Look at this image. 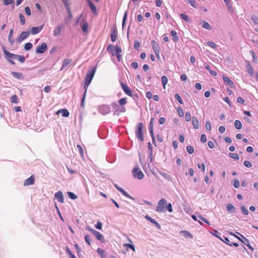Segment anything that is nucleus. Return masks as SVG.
<instances>
[{
	"label": "nucleus",
	"instance_id": "nucleus-14",
	"mask_svg": "<svg viewBox=\"0 0 258 258\" xmlns=\"http://www.w3.org/2000/svg\"><path fill=\"white\" fill-rule=\"evenodd\" d=\"M80 27L84 32H87L88 31V24L84 19H83L81 22Z\"/></svg>",
	"mask_w": 258,
	"mask_h": 258
},
{
	"label": "nucleus",
	"instance_id": "nucleus-55",
	"mask_svg": "<svg viewBox=\"0 0 258 258\" xmlns=\"http://www.w3.org/2000/svg\"><path fill=\"white\" fill-rule=\"evenodd\" d=\"M241 212L242 213L245 215H247L249 213V212L246 209V208H245L244 207L242 206L241 207Z\"/></svg>",
	"mask_w": 258,
	"mask_h": 258
},
{
	"label": "nucleus",
	"instance_id": "nucleus-17",
	"mask_svg": "<svg viewBox=\"0 0 258 258\" xmlns=\"http://www.w3.org/2000/svg\"><path fill=\"white\" fill-rule=\"evenodd\" d=\"M43 25L39 26L38 27H32L31 30V32L33 34H36L39 33L43 29Z\"/></svg>",
	"mask_w": 258,
	"mask_h": 258
},
{
	"label": "nucleus",
	"instance_id": "nucleus-21",
	"mask_svg": "<svg viewBox=\"0 0 258 258\" xmlns=\"http://www.w3.org/2000/svg\"><path fill=\"white\" fill-rule=\"evenodd\" d=\"M223 79L224 82L227 84L231 88H233L234 86L233 82L227 77L225 76H223Z\"/></svg>",
	"mask_w": 258,
	"mask_h": 258
},
{
	"label": "nucleus",
	"instance_id": "nucleus-50",
	"mask_svg": "<svg viewBox=\"0 0 258 258\" xmlns=\"http://www.w3.org/2000/svg\"><path fill=\"white\" fill-rule=\"evenodd\" d=\"M186 150H187V152L190 154H192L194 152V148L191 146H190V145L187 146L186 147Z\"/></svg>",
	"mask_w": 258,
	"mask_h": 258
},
{
	"label": "nucleus",
	"instance_id": "nucleus-31",
	"mask_svg": "<svg viewBox=\"0 0 258 258\" xmlns=\"http://www.w3.org/2000/svg\"><path fill=\"white\" fill-rule=\"evenodd\" d=\"M223 1L225 3L227 9H228V10L230 12H233L232 6V4L230 3V0H223Z\"/></svg>",
	"mask_w": 258,
	"mask_h": 258
},
{
	"label": "nucleus",
	"instance_id": "nucleus-61",
	"mask_svg": "<svg viewBox=\"0 0 258 258\" xmlns=\"http://www.w3.org/2000/svg\"><path fill=\"white\" fill-rule=\"evenodd\" d=\"M198 218L202 220L203 221L205 222L206 223L208 224V225H210L209 222L204 217L202 216L201 215H199Z\"/></svg>",
	"mask_w": 258,
	"mask_h": 258
},
{
	"label": "nucleus",
	"instance_id": "nucleus-37",
	"mask_svg": "<svg viewBox=\"0 0 258 258\" xmlns=\"http://www.w3.org/2000/svg\"><path fill=\"white\" fill-rule=\"evenodd\" d=\"M161 81L163 85V88H165V85L167 84L168 82V79L165 76H163L161 78Z\"/></svg>",
	"mask_w": 258,
	"mask_h": 258
},
{
	"label": "nucleus",
	"instance_id": "nucleus-56",
	"mask_svg": "<svg viewBox=\"0 0 258 258\" xmlns=\"http://www.w3.org/2000/svg\"><path fill=\"white\" fill-rule=\"evenodd\" d=\"M14 2V0H4V4L8 6L12 4Z\"/></svg>",
	"mask_w": 258,
	"mask_h": 258
},
{
	"label": "nucleus",
	"instance_id": "nucleus-47",
	"mask_svg": "<svg viewBox=\"0 0 258 258\" xmlns=\"http://www.w3.org/2000/svg\"><path fill=\"white\" fill-rule=\"evenodd\" d=\"M180 17L184 20V21H186L187 22H190V19L188 18V17L184 14H180Z\"/></svg>",
	"mask_w": 258,
	"mask_h": 258
},
{
	"label": "nucleus",
	"instance_id": "nucleus-43",
	"mask_svg": "<svg viewBox=\"0 0 258 258\" xmlns=\"http://www.w3.org/2000/svg\"><path fill=\"white\" fill-rule=\"evenodd\" d=\"M229 155L231 158H232L234 159L239 160V155L237 154L230 153Z\"/></svg>",
	"mask_w": 258,
	"mask_h": 258
},
{
	"label": "nucleus",
	"instance_id": "nucleus-63",
	"mask_svg": "<svg viewBox=\"0 0 258 258\" xmlns=\"http://www.w3.org/2000/svg\"><path fill=\"white\" fill-rule=\"evenodd\" d=\"M201 141L202 143H205L207 141V137L205 134H202L201 136Z\"/></svg>",
	"mask_w": 258,
	"mask_h": 258
},
{
	"label": "nucleus",
	"instance_id": "nucleus-59",
	"mask_svg": "<svg viewBox=\"0 0 258 258\" xmlns=\"http://www.w3.org/2000/svg\"><path fill=\"white\" fill-rule=\"evenodd\" d=\"M221 240L222 241H223L224 242H225L226 244H227V245H229L230 246H232V244L231 243H230V241L227 237H225L224 240L222 239V238Z\"/></svg>",
	"mask_w": 258,
	"mask_h": 258
},
{
	"label": "nucleus",
	"instance_id": "nucleus-24",
	"mask_svg": "<svg viewBox=\"0 0 258 258\" xmlns=\"http://www.w3.org/2000/svg\"><path fill=\"white\" fill-rule=\"evenodd\" d=\"M63 28V26L61 24L60 26H58V27H56L53 32V35L55 36H57L59 35L61 32V31Z\"/></svg>",
	"mask_w": 258,
	"mask_h": 258
},
{
	"label": "nucleus",
	"instance_id": "nucleus-39",
	"mask_svg": "<svg viewBox=\"0 0 258 258\" xmlns=\"http://www.w3.org/2000/svg\"><path fill=\"white\" fill-rule=\"evenodd\" d=\"M16 57V59H18L21 63H23L25 62V58L24 56L17 54Z\"/></svg>",
	"mask_w": 258,
	"mask_h": 258
},
{
	"label": "nucleus",
	"instance_id": "nucleus-58",
	"mask_svg": "<svg viewBox=\"0 0 258 258\" xmlns=\"http://www.w3.org/2000/svg\"><path fill=\"white\" fill-rule=\"evenodd\" d=\"M140 47V43L138 41H135L134 42V48L136 50H138Z\"/></svg>",
	"mask_w": 258,
	"mask_h": 258
},
{
	"label": "nucleus",
	"instance_id": "nucleus-20",
	"mask_svg": "<svg viewBox=\"0 0 258 258\" xmlns=\"http://www.w3.org/2000/svg\"><path fill=\"white\" fill-rule=\"evenodd\" d=\"M152 47H153V49L155 53L159 52L160 50V47L159 44H158V43L156 42L155 41L153 40L152 41Z\"/></svg>",
	"mask_w": 258,
	"mask_h": 258
},
{
	"label": "nucleus",
	"instance_id": "nucleus-6",
	"mask_svg": "<svg viewBox=\"0 0 258 258\" xmlns=\"http://www.w3.org/2000/svg\"><path fill=\"white\" fill-rule=\"evenodd\" d=\"M89 231L96 237V238L101 241H104L103 235L99 232L93 229L89 228Z\"/></svg>",
	"mask_w": 258,
	"mask_h": 258
},
{
	"label": "nucleus",
	"instance_id": "nucleus-53",
	"mask_svg": "<svg viewBox=\"0 0 258 258\" xmlns=\"http://www.w3.org/2000/svg\"><path fill=\"white\" fill-rule=\"evenodd\" d=\"M67 252L68 253L69 256H70V258H76L75 255L72 252V251L70 250L69 248L67 247L66 248Z\"/></svg>",
	"mask_w": 258,
	"mask_h": 258
},
{
	"label": "nucleus",
	"instance_id": "nucleus-1",
	"mask_svg": "<svg viewBox=\"0 0 258 258\" xmlns=\"http://www.w3.org/2000/svg\"><path fill=\"white\" fill-rule=\"evenodd\" d=\"M144 124L142 122L138 123L135 130V134L136 138L141 141H144Z\"/></svg>",
	"mask_w": 258,
	"mask_h": 258
},
{
	"label": "nucleus",
	"instance_id": "nucleus-9",
	"mask_svg": "<svg viewBox=\"0 0 258 258\" xmlns=\"http://www.w3.org/2000/svg\"><path fill=\"white\" fill-rule=\"evenodd\" d=\"M120 84L124 93L129 96H132V92L129 87L122 81H120Z\"/></svg>",
	"mask_w": 258,
	"mask_h": 258
},
{
	"label": "nucleus",
	"instance_id": "nucleus-35",
	"mask_svg": "<svg viewBox=\"0 0 258 258\" xmlns=\"http://www.w3.org/2000/svg\"><path fill=\"white\" fill-rule=\"evenodd\" d=\"M67 195L68 197L72 200H76L78 199V196L72 192L68 191L67 192Z\"/></svg>",
	"mask_w": 258,
	"mask_h": 258
},
{
	"label": "nucleus",
	"instance_id": "nucleus-48",
	"mask_svg": "<svg viewBox=\"0 0 258 258\" xmlns=\"http://www.w3.org/2000/svg\"><path fill=\"white\" fill-rule=\"evenodd\" d=\"M251 19L255 25L258 24V17L255 15L251 16Z\"/></svg>",
	"mask_w": 258,
	"mask_h": 258
},
{
	"label": "nucleus",
	"instance_id": "nucleus-51",
	"mask_svg": "<svg viewBox=\"0 0 258 258\" xmlns=\"http://www.w3.org/2000/svg\"><path fill=\"white\" fill-rule=\"evenodd\" d=\"M174 97L179 102V103L181 104H183V101L178 93L175 94Z\"/></svg>",
	"mask_w": 258,
	"mask_h": 258
},
{
	"label": "nucleus",
	"instance_id": "nucleus-49",
	"mask_svg": "<svg viewBox=\"0 0 258 258\" xmlns=\"http://www.w3.org/2000/svg\"><path fill=\"white\" fill-rule=\"evenodd\" d=\"M118 102H119V105L121 106H122L123 105H124V104H125L127 103L126 99L125 98H121L119 100Z\"/></svg>",
	"mask_w": 258,
	"mask_h": 258
},
{
	"label": "nucleus",
	"instance_id": "nucleus-38",
	"mask_svg": "<svg viewBox=\"0 0 258 258\" xmlns=\"http://www.w3.org/2000/svg\"><path fill=\"white\" fill-rule=\"evenodd\" d=\"M185 2L189 4L192 7L195 8H197V4L194 0H185Z\"/></svg>",
	"mask_w": 258,
	"mask_h": 258
},
{
	"label": "nucleus",
	"instance_id": "nucleus-19",
	"mask_svg": "<svg viewBox=\"0 0 258 258\" xmlns=\"http://www.w3.org/2000/svg\"><path fill=\"white\" fill-rule=\"evenodd\" d=\"M117 36V32L115 28H113L111 30V33L110 34V37L111 41L114 42L116 41Z\"/></svg>",
	"mask_w": 258,
	"mask_h": 258
},
{
	"label": "nucleus",
	"instance_id": "nucleus-29",
	"mask_svg": "<svg viewBox=\"0 0 258 258\" xmlns=\"http://www.w3.org/2000/svg\"><path fill=\"white\" fill-rule=\"evenodd\" d=\"M13 34V30L11 29L8 36V40L11 45H13L14 43V40L12 38Z\"/></svg>",
	"mask_w": 258,
	"mask_h": 258
},
{
	"label": "nucleus",
	"instance_id": "nucleus-25",
	"mask_svg": "<svg viewBox=\"0 0 258 258\" xmlns=\"http://www.w3.org/2000/svg\"><path fill=\"white\" fill-rule=\"evenodd\" d=\"M87 4H88L89 7L91 9L92 12L94 14L96 13L97 12V9L96 8V7L95 6V5L92 3V2L91 0H87Z\"/></svg>",
	"mask_w": 258,
	"mask_h": 258
},
{
	"label": "nucleus",
	"instance_id": "nucleus-5",
	"mask_svg": "<svg viewBox=\"0 0 258 258\" xmlns=\"http://www.w3.org/2000/svg\"><path fill=\"white\" fill-rule=\"evenodd\" d=\"M133 175L134 177L137 178L139 179H142L144 177V174L141 170H140L138 167H135L133 170Z\"/></svg>",
	"mask_w": 258,
	"mask_h": 258
},
{
	"label": "nucleus",
	"instance_id": "nucleus-3",
	"mask_svg": "<svg viewBox=\"0 0 258 258\" xmlns=\"http://www.w3.org/2000/svg\"><path fill=\"white\" fill-rule=\"evenodd\" d=\"M166 204L167 201L165 199L163 198L161 199L158 203L155 211L158 213L165 212L166 211L165 206Z\"/></svg>",
	"mask_w": 258,
	"mask_h": 258
},
{
	"label": "nucleus",
	"instance_id": "nucleus-27",
	"mask_svg": "<svg viewBox=\"0 0 258 258\" xmlns=\"http://www.w3.org/2000/svg\"><path fill=\"white\" fill-rule=\"evenodd\" d=\"M192 123L195 128L198 129L199 127V121L195 117H192Z\"/></svg>",
	"mask_w": 258,
	"mask_h": 258
},
{
	"label": "nucleus",
	"instance_id": "nucleus-32",
	"mask_svg": "<svg viewBox=\"0 0 258 258\" xmlns=\"http://www.w3.org/2000/svg\"><path fill=\"white\" fill-rule=\"evenodd\" d=\"M202 27L206 29H207V30H211L212 29V27L207 22L205 21H203L202 22Z\"/></svg>",
	"mask_w": 258,
	"mask_h": 258
},
{
	"label": "nucleus",
	"instance_id": "nucleus-57",
	"mask_svg": "<svg viewBox=\"0 0 258 258\" xmlns=\"http://www.w3.org/2000/svg\"><path fill=\"white\" fill-rule=\"evenodd\" d=\"M243 164L247 168H250L252 167V163L249 161H245Z\"/></svg>",
	"mask_w": 258,
	"mask_h": 258
},
{
	"label": "nucleus",
	"instance_id": "nucleus-46",
	"mask_svg": "<svg viewBox=\"0 0 258 258\" xmlns=\"http://www.w3.org/2000/svg\"><path fill=\"white\" fill-rule=\"evenodd\" d=\"M77 148L79 151V153H80V154L81 157L83 158H84L83 150L82 147L80 145H78Z\"/></svg>",
	"mask_w": 258,
	"mask_h": 258
},
{
	"label": "nucleus",
	"instance_id": "nucleus-26",
	"mask_svg": "<svg viewBox=\"0 0 258 258\" xmlns=\"http://www.w3.org/2000/svg\"><path fill=\"white\" fill-rule=\"evenodd\" d=\"M226 209L230 213H235L236 211L235 208L231 204L227 205Z\"/></svg>",
	"mask_w": 258,
	"mask_h": 258
},
{
	"label": "nucleus",
	"instance_id": "nucleus-42",
	"mask_svg": "<svg viewBox=\"0 0 258 258\" xmlns=\"http://www.w3.org/2000/svg\"><path fill=\"white\" fill-rule=\"evenodd\" d=\"M11 101L12 103H17L18 102V98L17 95H14L11 98Z\"/></svg>",
	"mask_w": 258,
	"mask_h": 258
},
{
	"label": "nucleus",
	"instance_id": "nucleus-45",
	"mask_svg": "<svg viewBox=\"0 0 258 258\" xmlns=\"http://www.w3.org/2000/svg\"><path fill=\"white\" fill-rule=\"evenodd\" d=\"M207 44L209 46L211 47L212 48H213L214 49H216L218 47V45L213 42L209 41V42H207Z\"/></svg>",
	"mask_w": 258,
	"mask_h": 258
},
{
	"label": "nucleus",
	"instance_id": "nucleus-60",
	"mask_svg": "<svg viewBox=\"0 0 258 258\" xmlns=\"http://www.w3.org/2000/svg\"><path fill=\"white\" fill-rule=\"evenodd\" d=\"M85 240L86 243H87L89 245H90V236L89 235H86L85 236Z\"/></svg>",
	"mask_w": 258,
	"mask_h": 258
},
{
	"label": "nucleus",
	"instance_id": "nucleus-18",
	"mask_svg": "<svg viewBox=\"0 0 258 258\" xmlns=\"http://www.w3.org/2000/svg\"><path fill=\"white\" fill-rule=\"evenodd\" d=\"M55 199H56L59 202L63 203V198L62 193L60 191H58L55 194Z\"/></svg>",
	"mask_w": 258,
	"mask_h": 258
},
{
	"label": "nucleus",
	"instance_id": "nucleus-22",
	"mask_svg": "<svg viewBox=\"0 0 258 258\" xmlns=\"http://www.w3.org/2000/svg\"><path fill=\"white\" fill-rule=\"evenodd\" d=\"M117 46L110 44L107 46L106 50L108 52L111 53L112 55V52H115V51H116Z\"/></svg>",
	"mask_w": 258,
	"mask_h": 258
},
{
	"label": "nucleus",
	"instance_id": "nucleus-8",
	"mask_svg": "<svg viewBox=\"0 0 258 258\" xmlns=\"http://www.w3.org/2000/svg\"><path fill=\"white\" fill-rule=\"evenodd\" d=\"M47 44L45 43H42L40 45L37 46L36 52L37 53H43L47 50Z\"/></svg>",
	"mask_w": 258,
	"mask_h": 258
},
{
	"label": "nucleus",
	"instance_id": "nucleus-64",
	"mask_svg": "<svg viewBox=\"0 0 258 258\" xmlns=\"http://www.w3.org/2000/svg\"><path fill=\"white\" fill-rule=\"evenodd\" d=\"M160 174L161 175H162L163 177H164V178H165L166 179L169 180L170 179V176L167 174V173H165V172H160Z\"/></svg>",
	"mask_w": 258,
	"mask_h": 258
},
{
	"label": "nucleus",
	"instance_id": "nucleus-52",
	"mask_svg": "<svg viewBox=\"0 0 258 258\" xmlns=\"http://www.w3.org/2000/svg\"><path fill=\"white\" fill-rule=\"evenodd\" d=\"M191 115L189 112H185V119L186 121H189L191 119Z\"/></svg>",
	"mask_w": 258,
	"mask_h": 258
},
{
	"label": "nucleus",
	"instance_id": "nucleus-30",
	"mask_svg": "<svg viewBox=\"0 0 258 258\" xmlns=\"http://www.w3.org/2000/svg\"><path fill=\"white\" fill-rule=\"evenodd\" d=\"M171 34L172 36L173 37L172 39L175 42L178 41L179 37L177 35V33L175 31L172 30L171 32Z\"/></svg>",
	"mask_w": 258,
	"mask_h": 258
},
{
	"label": "nucleus",
	"instance_id": "nucleus-4",
	"mask_svg": "<svg viewBox=\"0 0 258 258\" xmlns=\"http://www.w3.org/2000/svg\"><path fill=\"white\" fill-rule=\"evenodd\" d=\"M111 105L114 109V114L118 115L120 112H124L126 111L124 107L120 106L115 102H112Z\"/></svg>",
	"mask_w": 258,
	"mask_h": 258
},
{
	"label": "nucleus",
	"instance_id": "nucleus-11",
	"mask_svg": "<svg viewBox=\"0 0 258 258\" xmlns=\"http://www.w3.org/2000/svg\"><path fill=\"white\" fill-rule=\"evenodd\" d=\"M29 35V32L27 31L22 32L20 36L17 38V42L18 43L21 42L23 40L26 39Z\"/></svg>",
	"mask_w": 258,
	"mask_h": 258
},
{
	"label": "nucleus",
	"instance_id": "nucleus-33",
	"mask_svg": "<svg viewBox=\"0 0 258 258\" xmlns=\"http://www.w3.org/2000/svg\"><path fill=\"white\" fill-rule=\"evenodd\" d=\"M246 69L247 73L250 75H252L253 74V70L252 69V66L250 63H248L246 65Z\"/></svg>",
	"mask_w": 258,
	"mask_h": 258
},
{
	"label": "nucleus",
	"instance_id": "nucleus-41",
	"mask_svg": "<svg viewBox=\"0 0 258 258\" xmlns=\"http://www.w3.org/2000/svg\"><path fill=\"white\" fill-rule=\"evenodd\" d=\"M33 47V45L30 42L26 43L24 45V49L25 50H29Z\"/></svg>",
	"mask_w": 258,
	"mask_h": 258
},
{
	"label": "nucleus",
	"instance_id": "nucleus-23",
	"mask_svg": "<svg viewBox=\"0 0 258 258\" xmlns=\"http://www.w3.org/2000/svg\"><path fill=\"white\" fill-rule=\"evenodd\" d=\"M11 74L15 78L20 80H22L23 79V76L21 73L12 72Z\"/></svg>",
	"mask_w": 258,
	"mask_h": 258
},
{
	"label": "nucleus",
	"instance_id": "nucleus-10",
	"mask_svg": "<svg viewBox=\"0 0 258 258\" xmlns=\"http://www.w3.org/2000/svg\"><path fill=\"white\" fill-rule=\"evenodd\" d=\"M4 53L6 56V58L7 60H12V59H16L17 55L15 54H13L8 51L5 47L3 48Z\"/></svg>",
	"mask_w": 258,
	"mask_h": 258
},
{
	"label": "nucleus",
	"instance_id": "nucleus-54",
	"mask_svg": "<svg viewBox=\"0 0 258 258\" xmlns=\"http://www.w3.org/2000/svg\"><path fill=\"white\" fill-rule=\"evenodd\" d=\"M244 239L245 241V242H247V243H246H246H245V244L246 245H247V246H248V248H249L251 251H253L254 248H253V247L252 246H251V245L249 244V240H248L247 238H244Z\"/></svg>",
	"mask_w": 258,
	"mask_h": 258
},
{
	"label": "nucleus",
	"instance_id": "nucleus-36",
	"mask_svg": "<svg viewBox=\"0 0 258 258\" xmlns=\"http://www.w3.org/2000/svg\"><path fill=\"white\" fill-rule=\"evenodd\" d=\"M234 126L236 129L240 130L242 127V124L239 120H236L234 122Z\"/></svg>",
	"mask_w": 258,
	"mask_h": 258
},
{
	"label": "nucleus",
	"instance_id": "nucleus-7",
	"mask_svg": "<svg viewBox=\"0 0 258 258\" xmlns=\"http://www.w3.org/2000/svg\"><path fill=\"white\" fill-rule=\"evenodd\" d=\"M110 108L108 105H103L99 107V111L102 114L105 115L110 112Z\"/></svg>",
	"mask_w": 258,
	"mask_h": 258
},
{
	"label": "nucleus",
	"instance_id": "nucleus-40",
	"mask_svg": "<svg viewBox=\"0 0 258 258\" xmlns=\"http://www.w3.org/2000/svg\"><path fill=\"white\" fill-rule=\"evenodd\" d=\"M19 17L20 18V22L22 25H24L25 24V19L24 16L22 14L20 13L19 15Z\"/></svg>",
	"mask_w": 258,
	"mask_h": 258
},
{
	"label": "nucleus",
	"instance_id": "nucleus-44",
	"mask_svg": "<svg viewBox=\"0 0 258 258\" xmlns=\"http://www.w3.org/2000/svg\"><path fill=\"white\" fill-rule=\"evenodd\" d=\"M205 68L210 72V74L214 76L217 75V73L215 71H212L210 69V67L209 65L206 66Z\"/></svg>",
	"mask_w": 258,
	"mask_h": 258
},
{
	"label": "nucleus",
	"instance_id": "nucleus-13",
	"mask_svg": "<svg viewBox=\"0 0 258 258\" xmlns=\"http://www.w3.org/2000/svg\"><path fill=\"white\" fill-rule=\"evenodd\" d=\"M145 218L148 221H150L152 223L155 225V226L157 227L158 229H161V226L154 219H152L150 217H149L148 215H146L145 216Z\"/></svg>",
	"mask_w": 258,
	"mask_h": 258
},
{
	"label": "nucleus",
	"instance_id": "nucleus-12",
	"mask_svg": "<svg viewBox=\"0 0 258 258\" xmlns=\"http://www.w3.org/2000/svg\"><path fill=\"white\" fill-rule=\"evenodd\" d=\"M122 52L121 49L119 47H116V51H115V52H112V55L113 56H116L117 59L118 61H120L121 58V55L120 53Z\"/></svg>",
	"mask_w": 258,
	"mask_h": 258
},
{
	"label": "nucleus",
	"instance_id": "nucleus-34",
	"mask_svg": "<svg viewBox=\"0 0 258 258\" xmlns=\"http://www.w3.org/2000/svg\"><path fill=\"white\" fill-rule=\"evenodd\" d=\"M87 87H88V86H86V83H85V85L83 88V89L85 90V92H84V96H83V97L82 99V101H81V106L82 107H83L84 105V100H85V95H86L87 90Z\"/></svg>",
	"mask_w": 258,
	"mask_h": 258
},
{
	"label": "nucleus",
	"instance_id": "nucleus-15",
	"mask_svg": "<svg viewBox=\"0 0 258 258\" xmlns=\"http://www.w3.org/2000/svg\"><path fill=\"white\" fill-rule=\"evenodd\" d=\"M34 182V178L33 175L29 177L28 178L25 180L23 185L24 186H28L32 185Z\"/></svg>",
	"mask_w": 258,
	"mask_h": 258
},
{
	"label": "nucleus",
	"instance_id": "nucleus-28",
	"mask_svg": "<svg viewBox=\"0 0 258 258\" xmlns=\"http://www.w3.org/2000/svg\"><path fill=\"white\" fill-rule=\"evenodd\" d=\"M97 252L102 258H106L105 252L103 249L98 248L97 249Z\"/></svg>",
	"mask_w": 258,
	"mask_h": 258
},
{
	"label": "nucleus",
	"instance_id": "nucleus-2",
	"mask_svg": "<svg viewBox=\"0 0 258 258\" xmlns=\"http://www.w3.org/2000/svg\"><path fill=\"white\" fill-rule=\"evenodd\" d=\"M96 68V67L95 68L92 67L88 70V72L85 77L86 86H88L90 84L95 74Z\"/></svg>",
	"mask_w": 258,
	"mask_h": 258
},
{
	"label": "nucleus",
	"instance_id": "nucleus-16",
	"mask_svg": "<svg viewBox=\"0 0 258 258\" xmlns=\"http://www.w3.org/2000/svg\"><path fill=\"white\" fill-rule=\"evenodd\" d=\"M114 186L116 187V188L121 193H122L124 196H125V197L130 198V199H131L132 200H134V199L130 195H129L125 191H124L122 188H121L120 187H119L118 185H117V184H114Z\"/></svg>",
	"mask_w": 258,
	"mask_h": 258
},
{
	"label": "nucleus",
	"instance_id": "nucleus-62",
	"mask_svg": "<svg viewBox=\"0 0 258 258\" xmlns=\"http://www.w3.org/2000/svg\"><path fill=\"white\" fill-rule=\"evenodd\" d=\"M61 114V116L64 117V109H61L56 112V114L59 115Z\"/></svg>",
	"mask_w": 258,
	"mask_h": 258
}]
</instances>
